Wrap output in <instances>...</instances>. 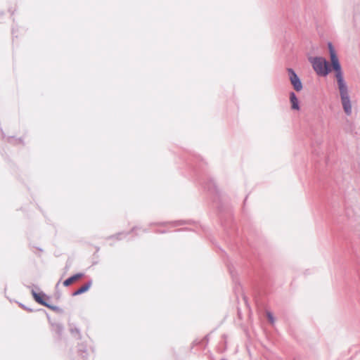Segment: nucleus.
Segmentation results:
<instances>
[{
	"instance_id": "1",
	"label": "nucleus",
	"mask_w": 360,
	"mask_h": 360,
	"mask_svg": "<svg viewBox=\"0 0 360 360\" xmlns=\"http://www.w3.org/2000/svg\"><path fill=\"white\" fill-rule=\"evenodd\" d=\"M328 49L331 63L330 66L328 62L323 57H310L309 60L318 75L325 77L331 72L332 69L335 71V77L337 80L341 103L345 112L349 115L352 113V104L348 86L344 79L341 65L336 52L330 43L328 44Z\"/></svg>"
},
{
	"instance_id": "2",
	"label": "nucleus",
	"mask_w": 360,
	"mask_h": 360,
	"mask_svg": "<svg viewBox=\"0 0 360 360\" xmlns=\"http://www.w3.org/2000/svg\"><path fill=\"white\" fill-rule=\"evenodd\" d=\"M288 72L289 73L290 82L295 90L297 91H301L302 89V84L296 73L290 68L288 70Z\"/></svg>"
},
{
	"instance_id": "3",
	"label": "nucleus",
	"mask_w": 360,
	"mask_h": 360,
	"mask_svg": "<svg viewBox=\"0 0 360 360\" xmlns=\"http://www.w3.org/2000/svg\"><path fill=\"white\" fill-rule=\"evenodd\" d=\"M84 274L82 273H79L77 274L73 275L72 276L68 278L63 282L64 286H69L72 285L73 283L76 282L79 279L82 278L83 277Z\"/></svg>"
},
{
	"instance_id": "4",
	"label": "nucleus",
	"mask_w": 360,
	"mask_h": 360,
	"mask_svg": "<svg viewBox=\"0 0 360 360\" xmlns=\"http://www.w3.org/2000/svg\"><path fill=\"white\" fill-rule=\"evenodd\" d=\"M290 101L291 103V108L293 110H299L300 105L297 98L296 97L295 93L291 92L290 94Z\"/></svg>"
},
{
	"instance_id": "5",
	"label": "nucleus",
	"mask_w": 360,
	"mask_h": 360,
	"mask_svg": "<svg viewBox=\"0 0 360 360\" xmlns=\"http://www.w3.org/2000/svg\"><path fill=\"white\" fill-rule=\"evenodd\" d=\"M32 295L37 302L44 306H48V304L44 300V295L32 292Z\"/></svg>"
},
{
	"instance_id": "6",
	"label": "nucleus",
	"mask_w": 360,
	"mask_h": 360,
	"mask_svg": "<svg viewBox=\"0 0 360 360\" xmlns=\"http://www.w3.org/2000/svg\"><path fill=\"white\" fill-rule=\"evenodd\" d=\"M90 286H91V283H86V284L83 285L73 293V295H80L82 293L86 292L90 288Z\"/></svg>"
},
{
	"instance_id": "7",
	"label": "nucleus",
	"mask_w": 360,
	"mask_h": 360,
	"mask_svg": "<svg viewBox=\"0 0 360 360\" xmlns=\"http://www.w3.org/2000/svg\"><path fill=\"white\" fill-rule=\"evenodd\" d=\"M266 316H267V318L269 319V321L271 323H274V316L272 315V314L271 312H267L266 313Z\"/></svg>"
}]
</instances>
